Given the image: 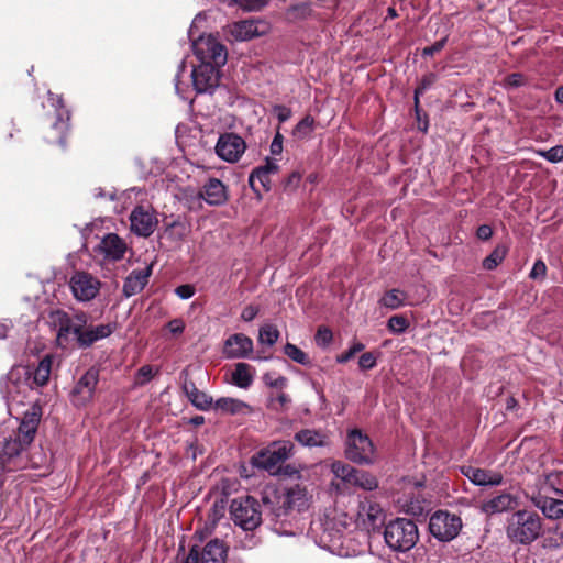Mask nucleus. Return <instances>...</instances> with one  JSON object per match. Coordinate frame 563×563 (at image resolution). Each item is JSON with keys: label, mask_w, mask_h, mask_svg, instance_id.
Instances as JSON below:
<instances>
[{"label": "nucleus", "mask_w": 563, "mask_h": 563, "mask_svg": "<svg viewBox=\"0 0 563 563\" xmlns=\"http://www.w3.org/2000/svg\"><path fill=\"white\" fill-rule=\"evenodd\" d=\"M48 102L55 112V121L52 124V130L57 134V143L66 147V134L70 129V111L65 107L64 99L60 95H54L52 91L47 92Z\"/></svg>", "instance_id": "obj_15"}, {"label": "nucleus", "mask_w": 563, "mask_h": 563, "mask_svg": "<svg viewBox=\"0 0 563 563\" xmlns=\"http://www.w3.org/2000/svg\"><path fill=\"white\" fill-rule=\"evenodd\" d=\"M230 516L240 532H234L239 547L253 549L260 543L256 529L262 523V510L257 499L252 496L234 498L230 505Z\"/></svg>", "instance_id": "obj_2"}, {"label": "nucleus", "mask_w": 563, "mask_h": 563, "mask_svg": "<svg viewBox=\"0 0 563 563\" xmlns=\"http://www.w3.org/2000/svg\"><path fill=\"white\" fill-rule=\"evenodd\" d=\"M333 340V333L328 327H320L314 335L316 344L319 347H327Z\"/></svg>", "instance_id": "obj_47"}, {"label": "nucleus", "mask_w": 563, "mask_h": 563, "mask_svg": "<svg viewBox=\"0 0 563 563\" xmlns=\"http://www.w3.org/2000/svg\"><path fill=\"white\" fill-rule=\"evenodd\" d=\"M203 20L202 14L198 13L188 30V37L191 42L194 54L200 63L224 66L228 59L225 46L212 34H199L197 37L195 36V30Z\"/></svg>", "instance_id": "obj_4"}, {"label": "nucleus", "mask_w": 563, "mask_h": 563, "mask_svg": "<svg viewBox=\"0 0 563 563\" xmlns=\"http://www.w3.org/2000/svg\"><path fill=\"white\" fill-rule=\"evenodd\" d=\"M258 307L249 305L242 310L241 319L245 322H250L255 319V317L258 314Z\"/></svg>", "instance_id": "obj_61"}, {"label": "nucleus", "mask_w": 563, "mask_h": 563, "mask_svg": "<svg viewBox=\"0 0 563 563\" xmlns=\"http://www.w3.org/2000/svg\"><path fill=\"white\" fill-rule=\"evenodd\" d=\"M345 457L358 465H372L376 460V450L371 438L358 429L347 432Z\"/></svg>", "instance_id": "obj_7"}, {"label": "nucleus", "mask_w": 563, "mask_h": 563, "mask_svg": "<svg viewBox=\"0 0 563 563\" xmlns=\"http://www.w3.org/2000/svg\"><path fill=\"white\" fill-rule=\"evenodd\" d=\"M385 519V511L376 500L372 498L360 500L355 517V523L360 529L374 532L384 526Z\"/></svg>", "instance_id": "obj_10"}, {"label": "nucleus", "mask_w": 563, "mask_h": 563, "mask_svg": "<svg viewBox=\"0 0 563 563\" xmlns=\"http://www.w3.org/2000/svg\"><path fill=\"white\" fill-rule=\"evenodd\" d=\"M308 500L307 489L298 484L287 488L266 487L262 493L264 511L275 520H282L292 509L303 510Z\"/></svg>", "instance_id": "obj_3"}, {"label": "nucleus", "mask_w": 563, "mask_h": 563, "mask_svg": "<svg viewBox=\"0 0 563 563\" xmlns=\"http://www.w3.org/2000/svg\"><path fill=\"white\" fill-rule=\"evenodd\" d=\"M228 32L234 41L244 42L265 34V25L255 20L238 21L228 26Z\"/></svg>", "instance_id": "obj_20"}, {"label": "nucleus", "mask_w": 563, "mask_h": 563, "mask_svg": "<svg viewBox=\"0 0 563 563\" xmlns=\"http://www.w3.org/2000/svg\"><path fill=\"white\" fill-rule=\"evenodd\" d=\"M271 175L266 172L260 169L258 167L254 168L249 176V184L252 190L261 196V189L264 191H269L272 186Z\"/></svg>", "instance_id": "obj_32"}, {"label": "nucleus", "mask_w": 563, "mask_h": 563, "mask_svg": "<svg viewBox=\"0 0 563 563\" xmlns=\"http://www.w3.org/2000/svg\"><path fill=\"white\" fill-rule=\"evenodd\" d=\"M244 11H258L267 4V0H230Z\"/></svg>", "instance_id": "obj_48"}, {"label": "nucleus", "mask_w": 563, "mask_h": 563, "mask_svg": "<svg viewBox=\"0 0 563 563\" xmlns=\"http://www.w3.org/2000/svg\"><path fill=\"white\" fill-rule=\"evenodd\" d=\"M545 274H547V266H545L544 262L541 260H538L534 262L529 276L532 279H538V278H543L545 276Z\"/></svg>", "instance_id": "obj_54"}, {"label": "nucleus", "mask_w": 563, "mask_h": 563, "mask_svg": "<svg viewBox=\"0 0 563 563\" xmlns=\"http://www.w3.org/2000/svg\"><path fill=\"white\" fill-rule=\"evenodd\" d=\"M516 499L511 494L504 493L483 503L482 511L486 515H495L512 509Z\"/></svg>", "instance_id": "obj_27"}, {"label": "nucleus", "mask_w": 563, "mask_h": 563, "mask_svg": "<svg viewBox=\"0 0 563 563\" xmlns=\"http://www.w3.org/2000/svg\"><path fill=\"white\" fill-rule=\"evenodd\" d=\"M273 111H274L276 118L278 119V121L282 123L288 121L291 117V110L288 107L283 106V104L274 106Z\"/></svg>", "instance_id": "obj_55"}, {"label": "nucleus", "mask_w": 563, "mask_h": 563, "mask_svg": "<svg viewBox=\"0 0 563 563\" xmlns=\"http://www.w3.org/2000/svg\"><path fill=\"white\" fill-rule=\"evenodd\" d=\"M88 318L84 311L70 316L62 309H53L44 317V320L49 328L56 331L59 346H67L73 336L78 347L88 349L96 342L109 338L117 328L114 323L88 325Z\"/></svg>", "instance_id": "obj_1"}, {"label": "nucleus", "mask_w": 563, "mask_h": 563, "mask_svg": "<svg viewBox=\"0 0 563 563\" xmlns=\"http://www.w3.org/2000/svg\"><path fill=\"white\" fill-rule=\"evenodd\" d=\"M245 148V141L235 133L221 134L216 144L217 155L229 163L238 162Z\"/></svg>", "instance_id": "obj_16"}, {"label": "nucleus", "mask_w": 563, "mask_h": 563, "mask_svg": "<svg viewBox=\"0 0 563 563\" xmlns=\"http://www.w3.org/2000/svg\"><path fill=\"white\" fill-rule=\"evenodd\" d=\"M221 67L208 63H200L194 67L190 76L195 90L198 93H211L219 85Z\"/></svg>", "instance_id": "obj_13"}, {"label": "nucleus", "mask_w": 563, "mask_h": 563, "mask_svg": "<svg viewBox=\"0 0 563 563\" xmlns=\"http://www.w3.org/2000/svg\"><path fill=\"white\" fill-rule=\"evenodd\" d=\"M438 76L434 73H428L422 76V78L419 81L418 87L415 89V106L416 109H418L419 106V97L423 95L427 90H429L437 81Z\"/></svg>", "instance_id": "obj_40"}, {"label": "nucleus", "mask_w": 563, "mask_h": 563, "mask_svg": "<svg viewBox=\"0 0 563 563\" xmlns=\"http://www.w3.org/2000/svg\"><path fill=\"white\" fill-rule=\"evenodd\" d=\"M526 84V77L521 73H512L505 78V87L507 89L519 88Z\"/></svg>", "instance_id": "obj_50"}, {"label": "nucleus", "mask_w": 563, "mask_h": 563, "mask_svg": "<svg viewBox=\"0 0 563 563\" xmlns=\"http://www.w3.org/2000/svg\"><path fill=\"white\" fill-rule=\"evenodd\" d=\"M200 197L209 206H222L228 200L227 187L218 178H210L205 184Z\"/></svg>", "instance_id": "obj_22"}, {"label": "nucleus", "mask_w": 563, "mask_h": 563, "mask_svg": "<svg viewBox=\"0 0 563 563\" xmlns=\"http://www.w3.org/2000/svg\"><path fill=\"white\" fill-rule=\"evenodd\" d=\"M41 415L35 410L25 412L13 435L20 438L22 442L31 444L37 431Z\"/></svg>", "instance_id": "obj_23"}, {"label": "nucleus", "mask_w": 563, "mask_h": 563, "mask_svg": "<svg viewBox=\"0 0 563 563\" xmlns=\"http://www.w3.org/2000/svg\"><path fill=\"white\" fill-rule=\"evenodd\" d=\"M331 471L336 478H339L343 483L350 485L353 479L356 468L346 463L336 461V462L332 463Z\"/></svg>", "instance_id": "obj_37"}, {"label": "nucleus", "mask_w": 563, "mask_h": 563, "mask_svg": "<svg viewBox=\"0 0 563 563\" xmlns=\"http://www.w3.org/2000/svg\"><path fill=\"white\" fill-rule=\"evenodd\" d=\"M68 284L74 298L79 302L95 299L101 287V282L97 277L84 271L75 272Z\"/></svg>", "instance_id": "obj_12"}, {"label": "nucleus", "mask_w": 563, "mask_h": 563, "mask_svg": "<svg viewBox=\"0 0 563 563\" xmlns=\"http://www.w3.org/2000/svg\"><path fill=\"white\" fill-rule=\"evenodd\" d=\"M290 401V397L286 393L280 391L275 398H271V406L274 409H278L276 406L278 404L280 408H285Z\"/></svg>", "instance_id": "obj_59"}, {"label": "nucleus", "mask_w": 563, "mask_h": 563, "mask_svg": "<svg viewBox=\"0 0 563 563\" xmlns=\"http://www.w3.org/2000/svg\"><path fill=\"white\" fill-rule=\"evenodd\" d=\"M227 548L219 539L210 540L200 552L201 563H225Z\"/></svg>", "instance_id": "obj_26"}, {"label": "nucleus", "mask_w": 563, "mask_h": 563, "mask_svg": "<svg viewBox=\"0 0 563 563\" xmlns=\"http://www.w3.org/2000/svg\"><path fill=\"white\" fill-rule=\"evenodd\" d=\"M543 549L545 555L554 553L558 556H563V531L554 530L544 539Z\"/></svg>", "instance_id": "obj_34"}, {"label": "nucleus", "mask_w": 563, "mask_h": 563, "mask_svg": "<svg viewBox=\"0 0 563 563\" xmlns=\"http://www.w3.org/2000/svg\"><path fill=\"white\" fill-rule=\"evenodd\" d=\"M263 382L266 386L279 390L286 388L288 384V379L285 376L277 374L276 372L265 373L263 375Z\"/></svg>", "instance_id": "obj_43"}, {"label": "nucleus", "mask_w": 563, "mask_h": 563, "mask_svg": "<svg viewBox=\"0 0 563 563\" xmlns=\"http://www.w3.org/2000/svg\"><path fill=\"white\" fill-rule=\"evenodd\" d=\"M493 235V229L488 224H482L476 230V236L479 240H489Z\"/></svg>", "instance_id": "obj_64"}, {"label": "nucleus", "mask_w": 563, "mask_h": 563, "mask_svg": "<svg viewBox=\"0 0 563 563\" xmlns=\"http://www.w3.org/2000/svg\"><path fill=\"white\" fill-rule=\"evenodd\" d=\"M29 445L30 443L22 442L20 438L13 434L7 438L2 446L3 463L19 456Z\"/></svg>", "instance_id": "obj_33"}, {"label": "nucleus", "mask_w": 563, "mask_h": 563, "mask_svg": "<svg viewBox=\"0 0 563 563\" xmlns=\"http://www.w3.org/2000/svg\"><path fill=\"white\" fill-rule=\"evenodd\" d=\"M175 294L183 300L190 299L195 295L194 286L186 284L180 285L175 289Z\"/></svg>", "instance_id": "obj_58"}, {"label": "nucleus", "mask_w": 563, "mask_h": 563, "mask_svg": "<svg viewBox=\"0 0 563 563\" xmlns=\"http://www.w3.org/2000/svg\"><path fill=\"white\" fill-rule=\"evenodd\" d=\"M186 67H187V66H186V60H185V59H183V60L180 62V64L178 65V69H177V73H176V75H175V79H174V81H175V90H176V93H177L180 98H183V99H186V97L183 95V90H181V88H180V77H181L183 73H185V71H186Z\"/></svg>", "instance_id": "obj_56"}, {"label": "nucleus", "mask_w": 563, "mask_h": 563, "mask_svg": "<svg viewBox=\"0 0 563 563\" xmlns=\"http://www.w3.org/2000/svg\"><path fill=\"white\" fill-rule=\"evenodd\" d=\"M152 275V265L133 269L124 279L122 294L130 298L140 294L148 283Z\"/></svg>", "instance_id": "obj_21"}, {"label": "nucleus", "mask_w": 563, "mask_h": 563, "mask_svg": "<svg viewBox=\"0 0 563 563\" xmlns=\"http://www.w3.org/2000/svg\"><path fill=\"white\" fill-rule=\"evenodd\" d=\"M253 352V341L243 333L230 335L224 341L223 355L229 360L247 358Z\"/></svg>", "instance_id": "obj_18"}, {"label": "nucleus", "mask_w": 563, "mask_h": 563, "mask_svg": "<svg viewBox=\"0 0 563 563\" xmlns=\"http://www.w3.org/2000/svg\"><path fill=\"white\" fill-rule=\"evenodd\" d=\"M388 330L395 334L404 333L408 327V320L402 316H393L387 322Z\"/></svg>", "instance_id": "obj_45"}, {"label": "nucleus", "mask_w": 563, "mask_h": 563, "mask_svg": "<svg viewBox=\"0 0 563 563\" xmlns=\"http://www.w3.org/2000/svg\"><path fill=\"white\" fill-rule=\"evenodd\" d=\"M283 142L284 137L283 135L277 132L275 136L273 137V141L271 143L269 150L272 155H280L283 152Z\"/></svg>", "instance_id": "obj_60"}, {"label": "nucleus", "mask_w": 563, "mask_h": 563, "mask_svg": "<svg viewBox=\"0 0 563 563\" xmlns=\"http://www.w3.org/2000/svg\"><path fill=\"white\" fill-rule=\"evenodd\" d=\"M52 364L53 356L45 355L34 369L25 367L27 369V380H30L32 388L42 387L47 384L52 372Z\"/></svg>", "instance_id": "obj_25"}, {"label": "nucleus", "mask_w": 563, "mask_h": 563, "mask_svg": "<svg viewBox=\"0 0 563 563\" xmlns=\"http://www.w3.org/2000/svg\"><path fill=\"white\" fill-rule=\"evenodd\" d=\"M200 550L197 545L190 548L188 554L184 558L181 563H198Z\"/></svg>", "instance_id": "obj_63"}, {"label": "nucleus", "mask_w": 563, "mask_h": 563, "mask_svg": "<svg viewBox=\"0 0 563 563\" xmlns=\"http://www.w3.org/2000/svg\"><path fill=\"white\" fill-rule=\"evenodd\" d=\"M278 339H279V331L274 324L266 323L260 328L258 342L261 344H267V345L272 346L278 341Z\"/></svg>", "instance_id": "obj_38"}, {"label": "nucleus", "mask_w": 563, "mask_h": 563, "mask_svg": "<svg viewBox=\"0 0 563 563\" xmlns=\"http://www.w3.org/2000/svg\"><path fill=\"white\" fill-rule=\"evenodd\" d=\"M214 410L221 413L239 415L250 409V406L236 398L221 397L213 405Z\"/></svg>", "instance_id": "obj_31"}, {"label": "nucleus", "mask_w": 563, "mask_h": 563, "mask_svg": "<svg viewBox=\"0 0 563 563\" xmlns=\"http://www.w3.org/2000/svg\"><path fill=\"white\" fill-rule=\"evenodd\" d=\"M254 368L247 363H236L231 374V382L239 388L247 389L254 380Z\"/></svg>", "instance_id": "obj_30"}, {"label": "nucleus", "mask_w": 563, "mask_h": 563, "mask_svg": "<svg viewBox=\"0 0 563 563\" xmlns=\"http://www.w3.org/2000/svg\"><path fill=\"white\" fill-rule=\"evenodd\" d=\"M32 389L27 380V369L23 366L12 368L5 377L0 379V391L7 400L23 402Z\"/></svg>", "instance_id": "obj_9"}, {"label": "nucleus", "mask_w": 563, "mask_h": 563, "mask_svg": "<svg viewBox=\"0 0 563 563\" xmlns=\"http://www.w3.org/2000/svg\"><path fill=\"white\" fill-rule=\"evenodd\" d=\"M531 503L549 519L563 518V500L541 494L531 497Z\"/></svg>", "instance_id": "obj_24"}, {"label": "nucleus", "mask_w": 563, "mask_h": 563, "mask_svg": "<svg viewBox=\"0 0 563 563\" xmlns=\"http://www.w3.org/2000/svg\"><path fill=\"white\" fill-rule=\"evenodd\" d=\"M377 357L372 352L363 353L358 358V366L362 371H368L376 366Z\"/></svg>", "instance_id": "obj_51"}, {"label": "nucleus", "mask_w": 563, "mask_h": 563, "mask_svg": "<svg viewBox=\"0 0 563 563\" xmlns=\"http://www.w3.org/2000/svg\"><path fill=\"white\" fill-rule=\"evenodd\" d=\"M295 440L306 448H322L329 444L328 435L314 429H302L295 434Z\"/></svg>", "instance_id": "obj_28"}, {"label": "nucleus", "mask_w": 563, "mask_h": 563, "mask_svg": "<svg viewBox=\"0 0 563 563\" xmlns=\"http://www.w3.org/2000/svg\"><path fill=\"white\" fill-rule=\"evenodd\" d=\"M350 485L371 492L378 487V481L371 473L356 468Z\"/></svg>", "instance_id": "obj_35"}, {"label": "nucleus", "mask_w": 563, "mask_h": 563, "mask_svg": "<svg viewBox=\"0 0 563 563\" xmlns=\"http://www.w3.org/2000/svg\"><path fill=\"white\" fill-rule=\"evenodd\" d=\"M99 382V371L96 367L87 369L78 379L70 394V400L76 407L87 405L93 397Z\"/></svg>", "instance_id": "obj_14"}, {"label": "nucleus", "mask_w": 563, "mask_h": 563, "mask_svg": "<svg viewBox=\"0 0 563 563\" xmlns=\"http://www.w3.org/2000/svg\"><path fill=\"white\" fill-rule=\"evenodd\" d=\"M167 328L173 334H181L185 330V323L181 319H173L167 323Z\"/></svg>", "instance_id": "obj_62"}, {"label": "nucleus", "mask_w": 563, "mask_h": 563, "mask_svg": "<svg viewBox=\"0 0 563 563\" xmlns=\"http://www.w3.org/2000/svg\"><path fill=\"white\" fill-rule=\"evenodd\" d=\"M446 41H448V37H443V38L437 41L435 43H433L432 45L424 47L422 49V56L423 57L433 56L435 53L443 49V47L446 44Z\"/></svg>", "instance_id": "obj_53"}, {"label": "nucleus", "mask_w": 563, "mask_h": 563, "mask_svg": "<svg viewBox=\"0 0 563 563\" xmlns=\"http://www.w3.org/2000/svg\"><path fill=\"white\" fill-rule=\"evenodd\" d=\"M131 231L142 238H148L155 231L158 220L153 210L136 206L129 217Z\"/></svg>", "instance_id": "obj_17"}, {"label": "nucleus", "mask_w": 563, "mask_h": 563, "mask_svg": "<svg viewBox=\"0 0 563 563\" xmlns=\"http://www.w3.org/2000/svg\"><path fill=\"white\" fill-rule=\"evenodd\" d=\"M314 130V119L310 115H306L301 119L294 129V136L297 139H305L309 136Z\"/></svg>", "instance_id": "obj_41"}, {"label": "nucleus", "mask_w": 563, "mask_h": 563, "mask_svg": "<svg viewBox=\"0 0 563 563\" xmlns=\"http://www.w3.org/2000/svg\"><path fill=\"white\" fill-rule=\"evenodd\" d=\"M364 349L365 345L362 342L354 341L346 351L336 356V362L339 364L347 363L355 354L362 352Z\"/></svg>", "instance_id": "obj_46"}, {"label": "nucleus", "mask_w": 563, "mask_h": 563, "mask_svg": "<svg viewBox=\"0 0 563 563\" xmlns=\"http://www.w3.org/2000/svg\"><path fill=\"white\" fill-rule=\"evenodd\" d=\"M461 471L464 476L477 486L498 485L500 483V477L493 478L489 472L478 467L468 465L463 466Z\"/></svg>", "instance_id": "obj_29"}, {"label": "nucleus", "mask_w": 563, "mask_h": 563, "mask_svg": "<svg viewBox=\"0 0 563 563\" xmlns=\"http://www.w3.org/2000/svg\"><path fill=\"white\" fill-rule=\"evenodd\" d=\"M258 168L273 176L278 173L279 165L276 158L266 157L265 164L258 166Z\"/></svg>", "instance_id": "obj_57"}, {"label": "nucleus", "mask_w": 563, "mask_h": 563, "mask_svg": "<svg viewBox=\"0 0 563 563\" xmlns=\"http://www.w3.org/2000/svg\"><path fill=\"white\" fill-rule=\"evenodd\" d=\"M419 538L418 527L411 519L397 518L390 521L384 531L386 544L397 552H407L415 547Z\"/></svg>", "instance_id": "obj_6"}, {"label": "nucleus", "mask_w": 563, "mask_h": 563, "mask_svg": "<svg viewBox=\"0 0 563 563\" xmlns=\"http://www.w3.org/2000/svg\"><path fill=\"white\" fill-rule=\"evenodd\" d=\"M542 528V519L536 511L521 509L508 518L506 533L514 543L530 544L541 536Z\"/></svg>", "instance_id": "obj_5"}, {"label": "nucleus", "mask_w": 563, "mask_h": 563, "mask_svg": "<svg viewBox=\"0 0 563 563\" xmlns=\"http://www.w3.org/2000/svg\"><path fill=\"white\" fill-rule=\"evenodd\" d=\"M98 251L104 260L118 262L124 257L128 244L117 233H108L101 239Z\"/></svg>", "instance_id": "obj_19"}, {"label": "nucleus", "mask_w": 563, "mask_h": 563, "mask_svg": "<svg viewBox=\"0 0 563 563\" xmlns=\"http://www.w3.org/2000/svg\"><path fill=\"white\" fill-rule=\"evenodd\" d=\"M191 404L200 410H209L214 405L212 398L201 390L191 399Z\"/></svg>", "instance_id": "obj_49"}, {"label": "nucleus", "mask_w": 563, "mask_h": 563, "mask_svg": "<svg viewBox=\"0 0 563 563\" xmlns=\"http://www.w3.org/2000/svg\"><path fill=\"white\" fill-rule=\"evenodd\" d=\"M537 154L550 163H560L563 161V146L556 145L549 150H540Z\"/></svg>", "instance_id": "obj_44"}, {"label": "nucleus", "mask_w": 563, "mask_h": 563, "mask_svg": "<svg viewBox=\"0 0 563 563\" xmlns=\"http://www.w3.org/2000/svg\"><path fill=\"white\" fill-rule=\"evenodd\" d=\"M405 299L406 294L404 291L399 289H391L379 299V305L395 310L404 306Z\"/></svg>", "instance_id": "obj_36"}, {"label": "nucleus", "mask_w": 563, "mask_h": 563, "mask_svg": "<svg viewBox=\"0 0 563 563\" xmlns=\"http://www.w3.org/2000/svg\"><path fill=\"white\" fill-rule=\"evenodd\" d=\"M507 249L503 245L496 246L493 252L483 261V267L487 271L495 269L505 258Z\"/></svg>", "instance_id": "obj_39"}, {"label": "nucleus", "mask_w": 563, "mask_h": 563, "mask_svg": "<svg viewBox=\"0 0 563 563\" xmlns=\"http://www.w3.org/2000/svg\"><path fill=\"white\" fill-rule=\"evenodd\" d=\"M292 450L294 444L290 441H275L253 455L252 465L275 474L279 465L292 455Z\"/></svg>", "instance_id": "obj_8"}, {"label": "nucleus", "mask_w": 563, "mask_h": 563, "mask_svg": "<svg viewBox=\"0 0 563 563\" xmlns=\"http://www.w3.org/2000/svg\"><path fill=\"white\" fill-rule=\"evenodd\" d=\"M462 528L461 518L448 511H437L429 521L431 534L440 541H451Z\"/></svg>", "instance_id": "obj_11"}, {"label": "nucleus", "mask_w": 563, "mask_h": 563, "mask_svg": "<svg viewBox=\"0 0 563 563\" xmlns=\"http://www.w3.org/2000/svg\"><path fill=\"white\" fill-rule=\"evenodd\" d=\"M284 353L291 361L300 365H308L310 363L308 355L295 344L286 343L284 346Z\"/></svg>", "instance_id": "obj_42"}, {"label": "nucleus", "mask_w": 563, "mask_h": 563, "mask_svg": "<svg viewBox=\"0 0 563 563\" xmlns=\"http://www.w3.org/2000/svg\"><path fill=\"white\" fill-rule=\"evenodd\" d=\"M154 376L153 367L151 365H144L136 372V384L144 385L148 383Z\"/></svg>", "instance_id": "obj_52"}]
</instances>
